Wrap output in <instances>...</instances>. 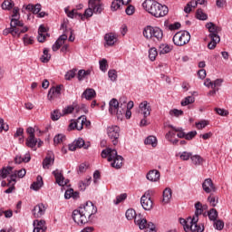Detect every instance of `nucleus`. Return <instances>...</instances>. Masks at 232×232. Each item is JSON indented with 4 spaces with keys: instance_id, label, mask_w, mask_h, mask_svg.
I'll return each instance as SVG.
<instances>
[{
    "instance_id": "f257e3e1",
    "label": "nucleus",
    "mask_w": 232,
    "mask_h": 232,
    "mask_svg": "<svg viewBox=\"0 0 232 232\" xmlns=\"http://www.w3.org/2000/svg\"><path fill=\"white\" fill-rule=\"evenodd\" d=\"M97 213V207L93 206L92 201H87L83 206H81L78 209L73 210L72 212V220L78 226H82L88 224V219L92 215Z\"/></svg>"
},
{
    "instance_id": "f03ea898",
    "label": "nucleus",
    "mask_w": 232,
    "mask_h": 232,
    "mask_svg": "<svg viewBox=\"0 0 232 232\" xmlns=\"http://www.w3.org/2000/svg\"><path fill=\"white\" fill-rule=\"evenodd\" d=\"M142 8L150 14V15H153V17H164L169 12L168 6L162 5L155 0H145L142 3Z\"/></svg>"
},
{
    "instance_id": "7ed1b4c3",
    "label": "nucleus",
    "mask_w": 232,
    "mask_h": 232,
    "mask_svg": "<svg viewBox=\"0 0 232 232\" xmlns=\"http://www.w3.org/2000/svg\"><path fill=\"white\" fill-rule=\"evenodd\" d=\"M102 159H106L108 157V161L113 162L111 163V166L112 168H115L116 169H121L122 168V160L124 159L122 156L117 154V150L113 149L107 148L102 151Z\"/></svg>"
},
{
    "instance_id": "20e7f679",
    "label": "nucleus",
    "mask_w": 232,
    "mask_h": 232,
    "mask_svg": "<svg viewBox=\"0 0 232 232\" xmlns=\"http://www.w3.org/2000/svg\"><path fill=\"white\" fill-rule=\"evenodd\" d=\"M164 33L159 27H153L151 25H147L143 29V37L150 41L159 42L162 41Z\"/></svg>"
},
{
    "instance_id": "39448f33",
    "label": "nucleus",
    "mask_w": 232,
    "mask_h": 232,
    "mask_svg": "<svg viewBox=\"0 0 232 232\" xmlns=\"http://www.w3.org/2000/svg\"><path fill=\"white\" fill-rule=\"evenodd\" d=\"M179 223L183 226L186 232H204V225H198L191 217L187 219L180 218Z\"/></svg>"
},
{
    "instance_id": "423d86ee",
    "label": "nucleus",
    "mask_w": 232,
    "mask_h": 232,
    "mask_svg": "<svg viewBox=\"0 0 232 232\" xmlns=\"http://www.w3.org/2000/svg\"><path fill=\"white\" fill-rule=\"evenodd\" d=\"M10 28L7 29V34H11L13 37H19L21 34H26L28 32V27H23V22L19 21L17 18H12Z\"/></svg>"
},
{
    "instance_id": "0eeeda50",
    "label": "nucleus",
    "mask_w": 232,
    "mask_h": 232,
    "mask_svg": "<svg viewBox=\"0 0 232 232\" xmlns=\"http://www.w3.org/2000/svg\"><path fill=\"white\" fill-rule=\"evenodd\" d=\"M172 41L176 46H184L191 41V34L188 31H179L174 34Z\"/></svg>"
},
{
    "instance_id": "6e6552de",
    "label": "nucleus",
    "mask_w": 232,
    "mask_h": 232,
    "mask_svg": "<svg viewBox=\"0 0 232 232\" xmlns=\"http://www.w3.org/2000/svg\"><path fill=\"white\" fill-rule=\"evenodd\" d=\"M109 113H111V115L116 114L117 118L120 119V121H122L124 117V111H121V103L115 98H112L109 102Z\"/></svg>"
},
{
    "instance_id": "1a4fd4ad",
    "label": "nucleus",
    "mask_w": 232,
    "mask_h": 232,
    "mask_svg": "<svg viewBox=\"0 0 232 232\" xmlns=\"http://www.w3.org/2000/svg\"><path fill=\"white\" fill-rule=\"evenodd\" d=\"M107 135L112 140L113 146L119 144V137L121 136V128L117 125H111L107 128Z\"/></svg>"
},
{
    "instance_id": "9d476101",
    "label": "nucleus",
    "mask_w": 232,
    "mask_h": 232,
    "mask_svg": "<svg viewBox=\"0 0 232 232\" xmlns=\"http://www.w3.org/2000/svg\"><path fill=\"white\" fill-rule=\"evenodd\" d=\"M153 193V190H147L140 198V204L145 211H150L153 208V201L151 200Z\"/></svg>"
},
{
    "instance_id": "9b49d317",
    "label": "nucleus",
    "mask_w": 232,
    "mask_h": 232,
    "mask_svg": "<svg viewBox=\"0 0 232 232\" xmlns=\"http://www.w3.org/2000/svg\"><path fill=\"white\" fill-rule=\"evenodd\" d=\"M63 90V85H58L56 87H52L47 94L49 101H55V99H61V92Z\"/></svg>"
},
{
    "instance_id": "f8f14e48",
    "label": "nucleus",
    "mask_w": 232,
    "mask_h": 232,
    "mask_svg": "<svg viewBox=\"0 0 232 232\" xmlns=\"http://www.w3.org/2000/svg\"><path fill=\"white\" fill-rule=\"evenodd\" d=\"M140 111L141 115H143L144 119H147V117H150L151 115V105H150V102L148 101H143L140 103Z\"/></svg>"
},
{
    "instance_id": "ddd939ff",
    "label": "nucleus",
    "mask_w": 232,
    "mask_h": 232,
    "mask_svg": "<svg viewBox=\"0 0 232 232\" xmlns=\"http://www.w3.org/2000/svg\"><path fill=\"white\" fill-rule=\"evenodd\" d=\"M205 27L208 30V37H220L218 32H220V27L217 26L213 22H208L206 24Z\"/></svg>"
},
{
    "instance_id": "4468645a",
    "label": "nucleus",
    "mask_w": 232,
    "mask_h": 232,
    "mask_svg": "<svg viewBox=\"0 0 232 232\" xmlns=\"http://www.w3.org/2000/svg\"><path fill=\"white\" fill-rule=\"evenodd\" d=\"M202 188L205 193H215L217 191V187H215L211 179H206L202 183Z\"/></svg>"
},
{
    "instance_id": "2eb2a0df",
    "label": "nucleus",
    "mask_w": 232,
    "mask_h": 232,
    "mask_svg": "<svg viewBox=\"0 0 232 232\" xmlns=\"http://www.w3.org/2000/svg\"><path fill=\"white\" fill-rule=\"evenodd\" d=\"M53 175L55 178L56 184L58 186H66L70 180L65 179L64 180V176H63V170L55 169L53 171Z\"/></svg>"
},
{
    "instance_id": "dca6fc26",
    "label": "nucleus",
    "mask_w": 232,
    "mask_h": 232,
    "mask_svg": "<svg viewBox=\"0 0 232 232\" xmlns=\"http://www.w3.org/2000/svg\"><path fill=\"white\" fill-rule=\"evenodd\" d=\"M46 212V207H44V204L39 203L36 205L33 209V215L34 218H41L43 215Z\"/></svg>"
},
{
    "instance_id": "f3484780",
    "label": "nucleus",
    "mask_w": 232,
    "mask_h": 232,
    "mask_svg": "<svg viewBox=\"0 0 232 232\" xmlns=\"http://www.w3.org/2000/svg\"><path fill=\"white\" fill-rule=\"evenodd\" d=\"M14 173V167H4L1 170H0V179H6L7 177H9V179H7L8 182H10V180H12V174Z\"/></svg>"
},
{
    "instance_id": "a211bd4d",
    "label": "nucleus",
    "mask_w": 232,
    "mask_h": 232,
    "mask_svg": "<svg viewBox=\"0 0 232 232\" xmlns=\"http://www.w3.org/2000/svg\"><path fill=\"white\" fill-rule=\"evenodd\" d=\"M146 179L150 182H159L160 180V172L157 169L150 170L146 175Z\"/></svg>"
},
{
    "instance_id": "6ab92c4d",
    "label": "nucleus",
    "mask_w": 232,
    "mask_h": 232,
    "mask_svg": "<svg viewBox=\"0 0 232 232\" xmlns=\"http://www.w3.org/2000/svg\"><path fill=\"white\" fill-rule=\"evenodd\" d=\"M84 121H86L85 118L79 117L77 121H71L69 124V130H77L78 131H81V130H82Z\"/></svg>"
},
{
    "instance_id": "aec40b11",
    "label": "nucleus",
    "mask_w": 232,
    "mask_h": 232,
    "mask_svg": "<svg viewBox=\"0 0 232 232\" xmlns=\"http://www.w3.org/2000/svg\"><path fill=\"white\" fill-rule=\"evenodd\" d=\"M53 162H55V158L53 157V154H47L43 161L44 169H50V167L53 166Z\"/></svg>"
},
{
    "instance_id": "412c9836",
    "label": "nucleus",
    "mask_w": 232,
    "mask_h": 232,
    "mask_svg": "<svg viewBox=\"0 0 232 232\" xmlns=\"http://www.w3.org/2000/svg\"><path fill=\"white\" fill-rule=\"evenodd\" d=\"M26 175V169H22L20 170H14V173L11 175V180H9V183L11 182H17V177L18 179H23Z\"/></svg>"
},
{
    "instance_id": "4be33fe9",
    "label": "nucleus",
    "mask_w": 232,
    "mask_h": 232,
    "mask_svg": "<svg viewBox=\"0 0 232 232\" xmlns=\"http://www.w3.org/2000/svg\"><path fill=\"white\" fill-rule=\"evenodd\" d=\"M104 41L107 46H113L117 43V34L113 33H108L104 36Z\"/></svg>"
},
{
    "instance_id": "5701e85b",
    "label": "nucleus",
    "mask_w": 232,
    "mask_h": 232,
    "mask_svg": "<svg viewBox=\"0 0 232 232\" xmlns=\"http://www.w3.org/2000/svg\"><path fill=\"white\" fill-rule=\"evenodd\" d=\"M66 39H68V35H66L65 34L60 35L54 44L52 46L53 52H57V50L61 48V45L64 43V41H66Z\"/></svg>"
},
{
    "instance_id": "b1692460",
    "label": "nucleus",
    "mask_w": 232,
    "mask_h": 232,
    "mask_svg": "<svg viewBox=\"0 0 232 232\" xmlns=\"http://www.w3.org/2000/svg\"><path fill=\"white\" fill-rule=\"evenodd\" d=\"M46 37H48V33H46V27L44 25H40L38 28V42L39 43H44L46 41Z\"/></svg>"
},
{
    "instance_id": "393cba45",
    "label": "nucleus",
    "mask_w": 232,
    "mask_h": 232,
    "mask_svg": "<svg viewBox=\"0 0 232 232\" xmlns=\"http://www.w3.org/2000/svg\"><path fill=\"white\" fill-rule=\"evenodd\" d=\"M134 222L136 226L140 227V229H146L148 227V220L146 218H142L141 215H139L135 218Z\"/></svg>"
},
{
    "instance_id": "a878e982",
    "label": "nucleus",
    "mask_w": 232,
    "mask_h": 232,
    "mask_svg": "<svg viewBox=\"0 0 232 232\" xmlns=\"http://www.w3.org/2000/svg\"><path fill=\"white\" fill-rule=\"evenodd\" d=\"M195 209H196V211H195V214H194V216L192 217V218H193V221L194 222H196L197 224H198V216L201 214V213H203V209H202V203H200V202H197L196 204H195Z\"/></svg>"
},
{
    "instance_id": "bb28decb",
    "label": "nucleus",
    "mask_w": 232,
    "mask_h": 232,
    "mask_svg": "<svg viewBox=\"0 0 232 232\" xmlns=\"http://www.w3.org/2000/svg\"><path fill=\"white\" fill-rule=\"evenodd\" d=\"M173 50V45L161 44L159 47V53L160 55H166V53H169Z\"/></svg>"
},
{
    "instance_id": "cd10ccee",
    "label": "nucleus",
    "mask_w": 232,
    "mask_h": 232,
    "mask_svg": "<svg viewBox=\"0 0 232 232\" xmlns=\"http://www.w3.org/2000/svg\"><path fill=\"white\" fill-rule=\"evenodd\" d=\"M34 230L33 232H44L46 231V227L44 226V221L43 220H36L34 222Z\"/></svg>"
},
{
    "instance_id": "c85d7f7f",
    "label": "nucleus",
    "mask_w": 232,
    "mask_h": 232,
    "mask_svg": "<svg viewBox=\"0 0 232 232\" xmlns=\"http://www.w3.org/2000/svg\"><path fill=\"white\" fill-rule=\"evenodd\" d=\"M43 177L37 176L36 181L33 182L31 185V189H34V191H39L40 188L44 186Z\"/></svg>"
},
{
    "instance_id": "c756f323",
    "label": "nucleus",
    "mask_w": 232,
    "mask_h": 232,
    "mask_svg": "<svg viewBox=\"0 0 232 232\" xmlns=\"http://www.w3.org/2000/svg\"><path fill=\"white\" fill-rule=\"evenodd\" d=\"M64 12L67 17H69V19H75V17H82V14L81 13H78L77 9H72V11H70V8L65 7Z\"/></svg>"
},
{
    "instance_id": "7c9ffc66",
    "label": "nucleus",
    "mask_w": 232,
    "mask_h": 232,
    "mask_svg": "<svg viewBox=\"0 0 232 232\" xmlns=\"http://www.w3.org/2000/svg\"><path fill=\"white\" fill-rule=\"evenodd\" d=\"M172 194H173V192L171 191V188H166L163 190V199H162V202L164 204H169V200H171Z\"/></svg>"
},
{
    "instance_id": "2f4dec72",
    "label": "nucleus",
    "mask_w": 232,
    "mask_h": 232,
    "mask_svg": "<svg viewBox=\"0 0 232 232\" xmlns=\"http://www.w3.org/2000/svg\"><path fill=\"white\" fill-rule=\"evenodd\" d=\"M25 144L27 148H31V150H34L35 151V146H37V139L35 138V136H28Z\"/></svg>"
},
{
    "instance_id": "473e14b6",
    "label": "nucleus",
    "mask_w": 232,
    "mask_h": 232,
    "mask_svg": "<svg viewBox=\"0 0 232 232\" xmlns=\"http://www.w3.org/2000/svg\"><path fill=\"white\" fill-rule=\"evenodd\" d=\"M41 4H36V5H32L29 4L25 6V10H27V12H33V14H39V12H41Z\"/></svg>"
},
{
    "instance_id": "72a5a7b5",
    "label": "nucleus",
    "mask_w": 232,
    "mask_h": 232,
    "mask_svg": "<svg viewBox=\"0 0 232 232\" xmlns=\"http://www.w3.org/2000/svg\"><path fill=\"white\" fill-rule=\"evenodd\" d=\"M96 92L95 90L93 89H86L83 92L82 97H84V99H86L87 101H92V99H93V97H95Z\"/></svg>"
},
{
    "instance_id": "f704fd0d",
    "label": "nucleus",
    "mask_w": 232,
    "mask_h": 232,
    "mask_svg": "<svg viewBox=\"0 0 232 232\" xmlns=\"http://www.w3.org/2000/svg\"><path fill=\"white\" fill-rule=\"evenodd\" d=\"M175 132L173 130L168 131V133L165 135V139L169 140V142H171V144L177 145L179 144V140L175 139Z\"/></svg>"
},
{
    "instance_id": "c9c22d12",
    "label": "nucleus",
    "mask_w": 232,
    "mask_h": 232,
    "mask_svg": "<svg viewBox=\"0 0 232 232\" xmlns=\"http://www.w3.org/2000/svg\"><path fill=\"white\" fill-rule=\"evenodd\" d=\"M209 39L211 41L208 43V50H215V48H217V44L220 43V36L209 37Z\"/></svg>"
},
{
    "instance_id": "e433bc0d",
    "label": "nucleus",
    "mask_w": 232,
    "mask_h": 232,
    "mask_svg": "<svg viewBox=\"0 0 232 232\" xmlns=\"http://www.w3.org/2000/svg\"><path fill=\"white\" fill-rule=\"evenodd\" d=\"M144 144L152 146V148H157L158 140L155 136H149L145 139Z\"/></svg>"
},
{
    "instance_id": "4c0bfd02",
    "label": "nucleus",
    "mask_w": 232,
    "mask_h": 232,
    "mask_svg": "<svg viewBox=\"0 0 232 232\" xmlns=\"http://www.w3.org/2000/svg\"><path fill=\"white\" fill-rule=\"evenodd\" d=\"M190 160L195 166H200L204 163V158L200 157V155L191 156Z\"/></svg>"
},
{
    "instance_id": "58836bf2",
    "label": "nucleus",
    "mask_w": 232,
    "mask_h": 232,
    "mask_svg": "<svg viewBox=\"0 0 232 232\" xmlns=\"http://www.w3.org/2000/svg\"><path fill=\"white\" fill-rule=\"evenodd\" d=\"M208 217L209 220L215 222V220L218 218V211H217V208H211L209 211H208Z\"/></svg>"
},
{
    "instance_id": "ea45409f",
    "label": "nucleus",
    "mask_w": 232,
    "mask_h": 232,
    "mask_svg": "<svg viewBox=\"0 0 232 232\" xmlns=\"http://www.w3.org/2000/svg\"><path fill=\"white\" fill-rule=\"evenodd\" d=\"M125 217L127 218V220H135V218H137V212H135V209L133 208H129L126 213H125Z\"/></svg>"
},
{
    "instance_id": "a19ab883",
    "label": "nucleus",
    "mask_w": 232,
    "mask_h": 232,
    "mask_svg": "<svg viewBox=\"0 0 232 232\" xmlns=\"http://www.w3.org/2000/svg\"><path fill=\"white\" fill-rule=\"evenodd\" d=\"M208 202L212 208H217V204H218V196H214L213 194H210L208 197Z\"/></svg>"
},
{
    "instance_id": "79ce46f5",
    "label": "nucleus",
    "mask_w": 232,
    "mask_h": 232,
    "mask_svg": "<svg viewBox=\"0 0 232 232\" xmlns=\"http://www.w3.org/2000/svg\"><path fill=\"white\" fill-rule=\"evenodd\" d=\"M99 64H100L101 72H103V73H106V72H108V60H106V58H103L99 61Z\"/></svg>"
},
{
    "instance_id": "37998d69",
    "label": "nucleus",
    "mask_w": 232,
    "mask_h": 232,
    "mask_svg": "<svg viewBox=\"0 0 232 232\" xmlns=\"http://www.w3.org/2000/svg\"><path fill=\"white\" fill-rule=\"evenodd\" d=\"M196 17L199 21H208V14L202 11V9H198L196 13Z\"/></svg>"
},
{
    "instance_id": "c03bdc74",
    "label": "nucleus",
    "mask_w": 232,
    "mask_h": 232,
    "mask_svg": "<svg viewBox=\"0 0 232 232\" xmlns=\"http://www.w3.org/2000/svg\"><path fill=\"white\" fill-rule=\"evenodd\" d=\"M90 73H92V71L90 70H87V71L80 70L78 72V81H84V79H86V77L90 75Z\"/></svg>"
},
{
    "instance_id": "a18cd8bd",
    "label": "nucleus",
    "mask_w": 232,
    "mask_h": 232,
    "mask_svg": "<svg viewBox=\"0 0 232 232\" xmlns=\"http://www.w3.org/2000/svg\"><path fill=\"white\" fill-rule=\"evenodd\" d=\"M3 10H12L14 8V1L5 0L2 4Z\"/></svg>"
},
{
    "instance_id": "49530a36",
    "label": "nucleus",
    "mask_w": 232,
    "mask_h": 232,
    "mask_svg": "<svg viewBox=\"0 0 232 232\" xmlns=\"http://www.w3.org/2000/svg\"><path fill=\"white\" fill-rule=\"evenodd\" d=\"M121 6H122L121 0H113L111 5V9L112 12H117V10H120Z\"/></svg>"
},
{
    "instance_id": "de8ad7c7",
    "label": "nucleus",
    "mask_w": 232,
    "mask_h": 232,
    "mask_svg": "<svg viewBox=\"0 0 232 232\" xmlns=\"http://www.w3.org/2000/svg\"><path fill=\"white\" fill-rule=\"evenodd\" d=\"M157 55H159V52H157V48L152 47L149 50V59L150 61H155V59H157Z\"/></svg>"
},
{
    "instance_id": "09e8293b",
    "label": "nucleus",
    "mask_w": 232,
    "mask_h": 232,
    "mask_svg": "<svg viewBox=\"0 0 232 232\" xmlns=\"http://www.w3.org/2000/svg\"><path fill=\"white\" fill-rule=\"evenodd\" d=\"M108 77L110 79V81H111V82H115V81H117V71L115 69H111L108 72Z\"/></svg>"
},
{
    "instance_id": "8fccbe9b",
    "label": "nucleus",
    "mask_w": 232,
    "mask_h": 232,
    "mask_svg": "<svg viewBox=\"0 0 232 232\" xmlns=\"http://www.w3.org/2000/svg\"><path fill=\"white\" fill-rule=\"evenodd\" d=\"M127 198H128V195L126 193L121 194L117 196L116 198L113 200V204H115V206H118V204H121V202H123V200H126Z\"/></svg>"
},
{
    "instance_id": "3c124183",
    "label": "nucleus",
    "mask_w": 232,
    "mask_h": 232,
    "mask_svg": "<svg viewBox=\"0 0 232 232\" xmlns=\"http://www.w3.org/2000/svg\"><path fill=\"white\" fill-rule=\"evenodd\" d=\"M195 102V97L188 96L183 101H181V106H188L189 104H193Z\"/></svg>"
},
{
    "instance_id": "603ef678",
    "label": "nucleus",
    "mask_w": 232,
    "mask_h": 232,
    "mask_svg": "<svg viewBox=\"0 0 232 232\" xmlns=\"http://www.w3.org/2000/svg\"><path fill=\"white\" fill-rule=\"evenodd\" d=\"M48 52V49H44V54L41 57L42 63H48L52 59V55Z\"/></svg>"
},
{
    "instance_id": "864d4df0",
    "label": "nucleus",
    "mask_w": 232,
    "mask_h": 232,
    "mask_svg": "<svg viewBox=\"0 0 232 232\" xmlns=\"http://www.w3.org/2000/svg\"><path fill=\"white\" fill-rule=\"evenodd\" d=\"M74 143L76 144L77 148H84V150H88L90 145H86L84 143V140H82V138H79L78 140H74Z\"/></svg>"
},
{
    "instance_id": "5fc2aeb1",
    "label": "nucleus",
    "mask_w": 232,
    "mask_h": 232,
    "mask_svg": "<svg viewBox=\"0 0 232 232\" xmlns=\"http://www.w3.org/2000/svg\"><path fill=\"white\" fill-rule=\"evenodd\" d=\"M63 117V112L61 113L59 110H55L51 113L52 121H59Z\"/></svg>"
},
{
    "instance_id": "6e6d98bb",
    "label": "nucleus",
    "mask_w": 232,
    "mask_h": 232,
    "mask_svg": "<svg viewBox=\"0 0 232 232\" xmlns=\"http://www.w3.org/2000/svg\"><path fill=\"white\" fill-rule=\"evenodd\" d=\"M214 227L218 229V231H222V229H224V221L216 219L214 221Z\"/></svg>"
},
{
    "instance_id": "4d7b16f0",
    "label": "nucleus",
    "mask_w": 232,
    "mask_h": 232,
    "mask_svg": "<svg viewBox=\"0 0 232 232\" xmlns=\"http://www.w3.org/2000/svg\"><path fill=\"white\" fill-rule=\"evenodd\" d=\"M92 8V12L94 14H102V4H94L93 6H91Z\"/></svg>"
},
{
    "instance_id": "13d9d810",
    "label": "nucleus",
    "mask_w": 232,
    "mask_h": 232,
    "mask_svg": "<svg viewBox=\"0 0 232 232\" xmlns=\"http://www.w3.org/2000/svg\"><path fill=\"white\" fill-rule=\"evenodd\" d=\"M191 152H188V151H183L181 153H179V158L181 160H189V159H191Z\"/></svg>"
},
{
    "instance_id": "bf43d9fd",
    "label": "nucleus",
    "mask_w": 232,
    "mask_h": 232,
    "mask_svg": "<svg viewBox=\"0 0 232 232\" xmlns=\"http://www.w3.org/2000/svg\"><path fill=\"white\" fill-rule=\"evenodd\" d=\"M169 115L172 117H180V115H184V111L182 110L174 109L169 111Z\"/></svg>"
},
{
    "instance_id": "052dcab7",
    "label": "nucleus",
    "mask_w": 232,
    "mask_h": 232,
    "mask_svg": "<svg viewBox=\"0 0 232 232\" xmlns=\"http://www.w3.org/2000/svg\"><path fill=\"white\" fill-rule=\"evenodd\" d=\"M197 136V130L189 131L188 133L185 132L186 140H192Z\"/></svg>"
},
{
    "instance_id": "680f3d73",
    "label": "nucleus",
    "mask_w": 232,
    "mask_h": 232,
    "mask_svg": "<svg viewBox=\"0 0 232 232\" xmlns=\"http://www.w3.org/2000/svg\"><path fill=\"white\" fill-rule=\"evenodd\" d=\"M73 110H75V108L69 105L63 110V115H70V113H73Z\"/></svg>"
},
{
    "instance_id": "e2e57ef3",
    "label": "nucleus",
    "mask_w": 232,
    "mask_h": 232,
    "mask_svg": "<svg viewBox=\"0 0 232 232\" xmlns=\"http://www.w3.org/2000/svg\"><path fill=\"white\" fill-rule=\"evenodd\" d=\"M176 131L178 132L177 137H179V139H186V132H184L182 127L176 129Z\"/></svg>"
},
{
    "instance_id": "0e129e2a",
    "label": "nucleus",
    "mask_w": 232,
    "mask_h": 232,
    "mask_svg": "<svg viewBox=\"0 0 232 232\" xmlns=\"http://www.w3.org/2000/svg\"><path fill=\"white\" fill-rule=\"evenodd\" d=\"M75 72H76L75 70L68 71L65 74L66 81H72V79L75 77Z\"/></svg>"
},
{
    "instance_id": "69168bd1",
    "label": "nucleus",
    "mask_w": 232,
    "mask_h": 232,
    "mask_svg": "<svg viewBox=\"0 0 232 232\" xmlns=\"http://www.w3.org/2000/svg\"><path fill=\"white\" fill-rule=\"evenodd\" d=\"M24 44H34V37L24 34Z\"/></svg>"
},
{
    "instance_id": "338daca9",
    "label": "nucleus",
    "mask_w": 232,
    "mask_h": 232,
    "mask_svg": "<svg viewBox=\"0 0 232 232\" xmlns=\"http://www.w3.org/2000/svg\"><path fill=\"white\" fill-rule=\"evenodd\" d=\"M63 140H64V135H63V134H58L53 139L54 144H61V142H63Z\"/></svg>"
},
{
    "instance_id": "774afa93",
    "label": "nucleus",
    "mask_w": 232,
    "mask_h": 232,
    "mask_svg": "<svg viewBox=\"0 0 232 232\" xmlns=\"http://www.w3.org/2000/svg\"><path fill=\"white\" fill-rule=\"evenodd\" d=\"M145 229L146 232H157V230H155V224L152 222L147 223V227Z\"/></svg>"
}]
</instances>
